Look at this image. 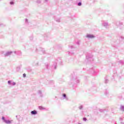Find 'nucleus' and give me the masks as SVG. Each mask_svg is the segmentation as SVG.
Returning <instances> with one entry per match:
<instances>
[{
  "label": "nucleus",
  "mask_w": 124,
  "mask_h": 124,
  "mask_svg": "<svg viewBox=\"0 0 124 124\" xmlns=\"http://www.w3.org/2000/svg\"><path fill=\"white\" fill-rule=\"evenodd\" d=\"M31 114H32V115H36V114H37V112L35 110H33L31 111Z\"/></svg>",
  "instance_id": "f03ea898"
},
{
  "label": "nucleus",
  "mask_w": 124,
  "mask_h": 124,
  "mask_svg": "<svg viewBox=\"0 0 124 124\" xmlns=\"http://www.w3.org/2000/svg\"><path fill=\"white\" fill-rule=\"evenodd\" d=\"M78 6H81V5H82V3H81V2H79L78 3Z\"/></svg>",
  "instance_id": "39448f33"
},
{
  "label": "nucleus",
  "mask_w": 124,
  "mask_h": 124,
  "mask_svg": "<svg viewBox=\"0 0 124 124\" xmlns=\"http://www.w3.org/2000/svg\"><path fill=\"white\" fill-rule=\"evenodd\" d=\"M83 120L84 121H87V118H83Z\"/></svg>",
  "instance_id": "0eeeda50"
},
{
  "label": "nucleus",
  "mask_w": 124,
  "mask_h": 124,
  "mask_svg": "<svg viewBox=\"0 0 124 124\" xmlns=\"http://www.w3.org/2000/svg\"><path fill=\"white\" fill-rule=\"evenodd\" d=\"M26 74H23V77L24 78H26Z\"/></svg>",
  "instance_id": "423d86ee"
},
{
  "label": "nucleus",
  "mask_w": 124,
  "mask_h": 124,
  "mask_svg": "<svg viewBox=\"0 0 124 124\" xmlns=\"http://www.w3.org/2000/svg\"><path fill=\"white\" fill-rule=\"evenodd\" d=\"M2 119L4 120V117L3 116V117H2Z\"/></svg>",
  "instance_id": "9b49d317"
},
{
  "label": "nucleus",
  "mask_w": 124,
  "mask_h": 124,
  "mask_svg": "<svg viewBox=\"0 0 124 124\" xmlns=\"http://www.w3.org/2000/svg\"><path fill=\"white\" fill-rule=\"evenodd\" d=\"M15 82H14L13 83V85H14H14H15Z\"/></svg>",
  "instance_id": "f8f14e48"
},
{
  "label": "nucleus",
  "mask_w": 124,
  "mask_h": 124,
  "mask_svg": "<svg viewBox=\"0 0 124 124\" xmlns=\"http://www.w3.org/2000/svg\"><path fill=\"white\" fill-rule=\"evenodd\" d=\"M39 108L40 110H44V109H45V108H44V107L42 106H39Z\"/></svg>",
  "instance_id": "7ed1b4c3"
},
{
  "label": "nucleus",
  "mask_w": 124,
  "mask_h": 124,
  "mask_svg": "<svg viewBox=\"0 0 124 124\" xmlns=\"http://www.w3.org/2000/svg\"><path fill=\"white\" fill-rule=\"evenodd\" d=\"M63 96H64V97H66V94H63Z\"/></svg>",
  "instance_id": "6e6552de"
},
{
  "label": "nucleus",
  "mask_w": 124,
  "mask_h": 124,
  "mask_svg": "<svg viewBox=\"0 0 124 124\" xmlns=\"http://www.w3.org/2000/svg\"><path fill=\"white\" fill-rule=\"evenodd\" d=\"M4 122L6 124H11V121L9 120H4Z\"/></svg>",
  "instance_id": "20e7f679"
},
{
  "label": "nucleus",
  "mask_w": 124,
  "mask_h": 124,
  "mask_svg": "<svg viewBox=\"0 0 124 124\" xmlns=\"http://www.w3.org/2000/svg\"><path fill=\"white\" fill-rule=\"evenodd\" d=\"M14 2H13V1L10 2V4H14Z\"/></svg>",
  "instance_id": "9d476101"
},
{
  "label": "nucleus",
  "mask_w": 124,
  "mask_h": 124,
  "mask_svg": "<svg viewBox=\"0 0 124 124\" xmlns=\"http://www.w3.org/2000/svg\"><path fill=\"white\" fill-rule=\"evenodd\" d=\"M86 37H88V38H93V37H94V36L93 35H87L86 36Z\"/></svg>",
  "instance_id": "f257e3e1"
},
{
  "label": "nucleus",
  "mask_w": 124,
  "mask_h": 124,
  "mask_svg": "<svg viewBox=\"0 0 124 124\" xmlns=\"http://www.w3.org/2000/svg\"><path fill=\"white\" fill-rule=\"evenodd\" d=\"M8 84H10V83H11V81L9 80V81H8Z\"/></svg>",
  "instance_id": "1a4fd4ad"
}]
</instances>
